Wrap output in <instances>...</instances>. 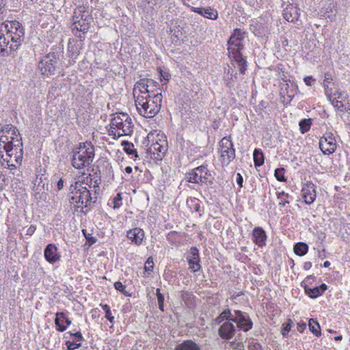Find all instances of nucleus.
Segmentation results:
<instances>
[{
	"label": "nucleus",
	"instance_id": "obj_1",
	"mask_svg": "<svg viewBox=\"0 0 350 350\" xmlns=\"http://www.w3.org/2000/svg\"><path fill=\"white\" fill-rule=\"evenodd\" d=\"M24 29L17 21H5L0 27V54L8 55L16 51L24 39Z\"/></svg>",
	"mask_w": 350,
	"mask_h": 350
},
{
	"label": "nucleus",
	"instance_id": "obj_2",
	"mask_svg": "<svg viewBox=\"0 0 350 350\" xmlns=\"http://www.w3.org/2000/svg\"><path fill=\"white\" fill-rule=\"evenodd\" d=\"M161 89H133L138 113L146 118L154 117L160 111L162 101Z\"/></svg>",
	"mask_w": 350,
	"mask_h": 350
},
{
	"label": "nucleus",
	"instance_id": "obj_3",
	"mask_svg": "<svg viewBox=\"0 0 350 350\" xmlns=\"http://www.w3.org/2000/svg\"><path fill=\"white\" fill-rule=\"evenodd\" d=\"M70 203L74 204L77 208H92L96 202V194H92L83 183L76 181L70 185Z\"/></svg>",
	"mask_w": 350,
	"mask_h": 350
},
{
	"label": "nucleus",
	"instance_id": "obj_4",
	"mask_svg": "<svg viewBox=\"0 0 350 350\" xmlns=\"http://www.w3.org/2000/svg\"><path fill=\"white\" fill-rule=\"evenodd\" d=\"M245 32L241 29H236L228 40V51L229 56L237 64L240 73L243 74L246 70V60L241 53L243 49Z\"/></svg>",
	"mask_w": 350,
	"mask_h": 350
},
{
	"label": "nucleus",
	"instance_id": "obj_5",
	"mask_svg": "<svg viewBox=\"0 0 350 350\" xmlns=\"http://www.w3.org/2000/svg\"><path fill=\"white\" fill-rule=\"evenodd\" d=\"M94 157V148L91 143H84L72 151V163L76 169H82L90 165Z\"/></svg>",
	"mask_w": 350,
	"mask_h": 350
},
{
	"label": "nucleus",
	"instance_id": "obj_6",
	"mask_svg": "<svg viewBox=\"0 0 350 350\" xmlns=\"http://www.w3.org/2000/svg\"><path fill=\"white\" fill-rule=\"evenodd\" d=\"M112 116L110 126L111 128H116L118 138L131 135L133 131V124L129 115L126 113H116Z\"/></svg>",
	"mask_w": 350,
	"mask_h": 350
},
{
	"label": "nucleus",
	"instance_id": "obj_7",
	"mask_svg": "<svg viewBox=\"0 0 350 350\" xmlns=\"http://www.w3.org/2000/svg\"><path fill=\"white\" fill-rule=\"evenodd\" d=\"M187 182L198 185H211L213 184V177L206 165H202L189 170L185 174Z\"/></svg>",
	"mask_w": 350,
	"mask_h": 350
},
{
	"label": "nucleus",
	"instance_id": "obj_8",
	"mask_svg": "<svg viewBox=\"0 0 350 350\" xmlns=\"http://www.w3.org/2000/svg\"><path fill=\"white\" fill-rule=\"evenodd\" d=\"M73 29L78 31L85 32L90 28L92 17L89 10L81 6L75 9L72 16Z\"/></svg>",
	"mask_w": 350,
	"mask_h": 350
},
{
	"label": "nucleus",
	"instance_id": "obj_9",
	"mask_svg": "<svg viewBox=\"0 0 350 350\" xmlns=\"http://www.w3.org/2000/svg\"><path fill=\"white\" fill-rule=\"evenodd\" d=\"M220 161L223 165H228L235 158V149L230 137H223L219 143Z\"/></svg>",
	"mask_w": 350,
	"mask_h": 350
},
{
	"label": "nucleus",
	"instance_id": "obj_10",
	"mask_svg": "<svg viewBox=\"0 0 350 350\" xmlns=\"http://www.w3.org/2000/svg\"><path fill=\"white\" fill-rule=\"evenodd\" d=\"M325 95L336 109L340 111H345L348 94L345 90L325 89Z\"/></svg>",
	"mask_w": 350,
	"mask_h": 350
},
{
	"label": "nucleus",
	"instance_id": "obj_11",
	"mask_svg": "<svg viewBox=\"0 0 350 350\" xmlns=\"http://www.w3.org/2000/svg\"><path fill=\"white\" fill-rule=\"evenodd\" d=\"M59 55L55 53H50L42 57L38 64V68L43 75H54L57 68Z\"/></svg>",
	"mask_w": 350,
	"mask_h": 350
},
{
	"label": "nucleus",
	"instance_id": "obj_12",
	"mask_svg": "<svg viewBox=\"0 0 350 350\" xmlns=\"http://www.w3.org/2000/svg\"><path fill=\"white\" fill-rule=\"evenodd\" d=\"M167 150V142L165 139L157 140L153 142L147 150V153L151 159L160 161L164 157Z\"/></svg>",
	"mask_w": 350,
	"mask_h": 350
},
{
	"label": "nucleus",
	"instance_id": "obj_13",
	"mask_svg": "<svg viewBox=\"0 0 350 350\" xmlns=\"http://www.w3.org/2000/svg\"><path fill=\"white\" fill-rule=\"evenodd\" d=\"M232 322L236 323L239 329L245 332L250 331L253 327V322L250 315L239 310H234Z\"/></svg>",
	"mask_w": 350,
	"mask_h": 350
},
{
	"label": "nucleus",
	"instance_id": "obj_14",
	"mask_svg": "<svg viewBox=\"0 0 350 350\" xmlns=\"http://www.w3.org/2000/svg\"><path fill=\"white\" fill-rule=\"evenodd\" d=\"M3 150L6 153L5 158L14 159L16 164H21L23 160V143L13 144V142H10L8 144L3 145Z\"/></svg>",
	"mask_w": 350,
	"mask_h": 350
},
{
	"label": "nucleus",
	"instance_id": "obj_15",
	"mask_svg": "<svg viewBox=\"0 0 350 350\" xmlns=\"http://www.w3.org/2000/svg\"><path fill=\"white\" fill-rule=\"evenodd\" d=\"M319 148L324 154H332L336 149V141L332 133H326L320 139Z\"/></svg>",
	"mask_w": 350,
	"mask_h": 350
},
{
	"label": "nucleus",
	"instance_id": "obj_16",
	"mask_svg": "<svg viewBox=\"0 0 350 350\" xmlns=\"http://www.w3.org/2000/svg\"><path fill=\"white\" fill-rule=\"evenodd\" d=\"M315 185L310 182H306L301 189V196L307 204H311L317 198Z\"/></svg>",
	"mask_w": 350,
	"mask_h": 350
},
{
	"label": "nucleus",
	"instance_id": "obj_17",
	"mask_svg": "<svg viewBox=\"0 0 350 350\" xmlns=\"http://www.w3.org/2000/svg\"><path fill=\"white\" fill-rule=\"evenodd\" d=\"M236 332V327L233 322L223 323L218 329V335L225 340H230L233 338Z\"/></svg>",
	"mask_w": 350,
	"mask_h": 350
},
{
	"label": "nucleus",
	"instance_id": "obj_18",
	"mask_svg": "<svg viewBox=\"0 0 350 350\" xmlns=\"http://www.w3.org/2000/svg\"><path fill=\"white\" fill-rule=\"evenodd\" d=\"M187 259L189 265V269L193 272H197L201 269L199 251L196 247H191Z\"/></svg>",
	"mask_w": 350,
	"mask_h": 350
},
{
	"label": "nucleus",
	"instance_id": "obj_19",
	"mask_svg": "<svg viewBox=\"0 0 350 350\" xmlns=\"http://www.w3.org/2000/svg\"><path fill=\"white\" fill-rule=\"evenodd\" d=\"M126 237L132 244L139 246L143 244L145 233L142 228H134L126 232Z\"/></svg>",
	"mask_w": 350,
	"mask_h": 350
},
{
	"label": "nucleus",
	"instance_id": "obj_20",
	"mask_svg": "<svg viewBox=\"0 0 350 350\" xmlns=\"http://www.w3.org/2000/svg\"><path fill=\"white\" fill-rule=\"evenodd\" d=\"M301 286L304 288L306 295L312 299H316L321 296L327 289V286L324 283L314 288L310 287L306 282H301Z\"/></svg>",
	"mask_w": 350,
	"mask_h": 350
},
{
	"label": "nucleus",
	"instance_id": "obj_21",
	"mask_svg": "<svg viewBox=\"0 0 350 350\" xmlns=\"http://www.w3.org/2000/svg\"><path fill=\"white\" fill-rule=\"evenodd\" d=\"M58 249L53 243H49L44 250V256L47 262L54 264L59 261L61 255L57 252Z\"/></svg>",
	"mask_w": 350,
	"mask_h": 350
},
{
	"label": "nucleus",
	"instance_id": "obj_22",
	"mask_svg": "<svg viewBox=\"0 0 350 350\" xmlns=\"http://www.w3.org/2000/svg\"><path fill=\"white\" fill-rule=\"evenodd\" d=\"M299 9L296 5L288 3L283 10L284 18L291 23H295L299 18Z\"/></svg>",
	"mask_w": 350,
	"mask_h": 350
},
{
	"label": "nucleus",
	"instance_id": "obj_23",
	"mask_svg": "<svg viewBox=\"0 0 350 350\" xmlns=\"http://www.w3.org/2000/svg\"><path fill=\"white\" fill-rule=\"evenodd\" d=\"M252 241L259 247L266 245L267 236L262 227H255L252 230Z\"/></svg>",
	"mask_w": 350,
	"mask_h": 350
},
{
	"label": "nucleus",
	"instance_id": "obj_24",
	"mask_svg": "<svg viewBox=\"0 0 350 350\" xmlns=\"http://www.w3.org/2000/svg\"><path fill=\"white\" fill-rule=\"evenodd\" d=\"M71 323V320L66 317V314L64 312H60L56 313L55 324L57 327V331L61 332L65 331L67 326H69Z\"/></svg>",
	"mask_w": 350,
	"mask_h": 350
},
{
	"label": "nucleus",
	"instance_id": "obj_25",
	"mask_svg": "<svg viewBox=\"0 0 350 350\" xmlns=\"http://www.w3.org/2000/svg\"><path fill=\"white\" fill-rule=\"evenodd\" d=\"M297 93V89H280V100L284 105L289 103Z\"/></svg>",
	"mask_w": 350,
	"mask_h": 350
},
{
	"label": "nucleus",
	"instance_id": "obj_26",
	"mask_svg": "<svg viewBox=\"0 0 350 350\" xmlns=\"http://www.w3.org/2000/svg\"><path fill=\"white\" fill-rule=\"evenodd\" d=\"M200 346L192 340H185L178 344L174 350H200Z\"/></svg>",
	"mask_w": 350,
	"mask_h": 350
},
{
	"label": "nucleus",
	"instance_id": "obj_27",
	"mask_svg": "<svg viewBox=\"0 0 350 350\" xmlns=\"http://www.w3.org/2000/svg\"><path fill=\"white\" fill-rule=\"evenodd\" d=\"M233 314L234 312L232 313L229 308H226L222 311L219 315L214 320L215 323L219 325L225 320L227 321L226 322H232Z\"/></svg>",
	"mask_w": 350,
	"mask_h": 350
},
{
	"label": "nucleus",
	"instance_id": "obj_28",
	"mask_svg": "<svg viewBox=\"0 0 350 350\" xmlns=\"http://www.w3.org/2000/svg\"><path fill=\"white\" fill-rule=\"evenodd\" d=\"M200 15L208 19L215 20L218 17V12L211 7L202 8Z\"/></svg>",
	"mask_w": 350,
	"mask_h": 350
},
{
	"label": "nucleus",
	"instance_id": "obj_29",
	"mask_svg": "<svg viewBox=\"0 0 350 350\" xmlns=\"http://www.w3.org/2000/svg\"><path fill=\"white\" fill-rule=\"evenodd\" d=\"M68 54L72 63H75L79 54V51L78 48L71 42H69L68 44Z\"/></svg>",
	"mask_w": 350,
	"mask_h": 350
},
{
	"label": "nucleus",
	"instance_id": "obj_30",
	"mask_svg": "<svg viewBox=\"0 0 350 350\" xmlns=\"http://www.w3.org/2000/svg\"><path fill=\"white\" fill-rule=\"evenodd\" d=\"M254 165L256 167L262 166L265 162L264 154L260 149L256 148L253 152Z\"/></svg>",
	"mask_w": 350,
	"mask_h": 350
},
{
	"label": "nucleus",
	"instance_id": "obj_31",
	"mask_svg": "<svg viewBox=\"0 0 350 350\" xmlns=\"http://www.w3.org/2000/svg\"><path fill=\"white\" fill-rule=\"evenodd\" d=\"M123 150L129 155L133 156L135 158L138 157L137 150L134 147V144L128 141L122 142Z\"/></svg>",
	"mask_w": 350,
	"mask_h": 350
},
{
	"label": "nucleus",
	"instance_id": "obj_32",
	"mask_svg": "<svg viewBox=\"0 0 350 350\" xmlns=\"http://www.w3.org/2000/svg\"><path fill=\"white\" fill-rule=\"evenodd\" d=\"M158 72L162 85H165L171 77L169 70L166 68H159Z\"/></svg>",
	"mask_w": 350,
	"mask_h": 350
},
{
	"label": "nucleus",
	"instance_id": "obj_33",
	"mask_svg": "<svg viewBox=\"0 0 350 350\" xmlns=\"http://www.w3.org/2000/svg\"><path fill=\"white\" fill-rule=\"evenodd\" d=\"M308 327H309L310 331L314 335H315L316 336H321V330H320L321 327H320L319 323H318V321L317 320H315L314 319H310L309 320Z\"/></svg>",
	"mask_w": 350,
	"mask_h": 350
},
{
	"label": "nucleus",
	"instance_id": "obj_34",
	"mask_svg": "<svg viewBox=\"0 0 350 350\" xmlns=\"http://www.w3.org/2000/svg\"><path fill=\"white\" fill-rule=\"evenodd\" d=\"M308 251V245L302 242L297 243L294 246V252L298 256H304Z\"/></svg>",
	"mask_w": 350,
	"mask_h": 350
},
{
	"label": "nucleus",
	"instance_id": "obj_35",
	"mask_svg": "<svg viewBox=\"0 0 350 350\" xmlns=\"http://www.w3.org/2000/svg\"><path fill=\"white\" fill-rule=\"evenodd\" d=\"M157 83L151 79H142L136 83L135 88H149L157 86Z\"/></svg>",
	"mask_w": 350,
	"mask_h": 350
},
{
	"label": "nucleus",
	"instance_id": "obj_36",
	"mask_svg": "<svg viewBox=\"0 0 350 350\" xmlns=\"http://www.w3.org/2000/svg\"><path fill=\"white\" fill-rule=\"evenodd\" d=\"M299 125L300 132L301 133H305L310 129L311 120L310 119H303L299 122Z\"/></svg>",
	"mask_w": 350,
	"mask_h": 350
},
{
	"label": "nucleus",
	"instance_id": "obj_37",
	"mask_svg": "<svg viewBox=\"0 0 350 350\" xmlns=\"http://www.w3.org/2000/svg\"><path fill=\"white\" fill-rule=\"evenodd\" d=\"M285 170L284 167L277 168L275 170L274 176L275 178L280 182H286V178L284 176Z\"/></svg>",
	"mask_w": 350,
	"mask_h": 350
},
{
	"label": "nucleus",
	"instance_id": "obj_38",
	"mask_svg": "<svg viewBox=\"0 0 350 350\" xmlns=\"http://www.w3.org/2000/svg\"><path fill=\"white\" fill-rule=\"evenodd\" d=\"M122 193H118L116 196H115L111 201V204H113V208L114 209L119 208L122 204Z\"/></svg>",
	"mask_w": 350,
	"mask_h": 350
},
{
	"label": "nucleus",
	"instance_id": "obj_39",
	"mask_svg": "<svg viewBox=\"0 0 350 350\" xmlns=\"http://www.w3.org/2000/svg\"><path fill=\"white\" fill-rule=\"evenodd\" d=\"M114 288L120 291L121 293L124 295L125 296H130V293L127 292L126 290V286L124 285L121 282L118 281L114 283Z\"/></svg>",
	"mask_w": 350,
	"mask_h": 350
},
{
	"label": "nucleus",
	"instance_id": "obj_40",
	"mask_svg": "<svg viewBox=\"0 0 350 350\" xmlns=\"http://www.w3.org/2000/svg\"><path fill=\"white\" fill-rule=\"evenodd\" d=\"M293 324V321L291 319H289L287 323H284L282 325L281 334L284 337L287 336V334H288V332H290V330L291 329Z\"/></svg>",
	"mask_w": 350,
	"mask_h": 350
},
{
	"label": "nucleus",
	"instance_id": "obj_41",
	"mask_svg": "<svg viewBox=\"0 0 350 350\" xmlns=\"http://www.w3.org/2000/svg\"><path fill=\"white\" fill-rule=\"evenodd\" d=\"M156 295L157 297L159 308L161 311H164V296L161 293L159 288L157 289Z\"/></svg>",
	"mask_w": 350,
	"mask_h": 350
},
{
	"label": "nucleus",
	"instance_id": "obj_42",
	"mask_svg": "<svg viewBox=\"0 0 350 350\" xmlns=\"http://www.w3.org/2000/svg\"><path fill=\"white\" fill-rule=\"evenodd\" d=\"M10 135V137L11 139L10 142H13V144L22 143V138L21 137V135H20L18 131L16 133L11 131Z\"/></svg>",
	"mask_w": 350,
	"mask_h": 350
},
{
	"label": "nucleus",
	"instance_id": "obj_43",
	"mask_svg": "<svg viewBox=\"0 0 350 350\" xmlns=\"http://www.w3.org/2000/svg\"><path fill=\"white\" fill-rule=\"evenodd\" d=\"M0 131L4 133L5 134L10 135L11 131H13L15 133L17 132L18 129L12 124H6L1 129Z\"/></svg>",
	"mask_w": 350,
	"mask_h": 350
},
{
	"label": "nucleus",
	"instance_id": "obj_44",
	"mask_svg": "<svg viewBox=\"0 0 350 350\" xmlns=\"http://www.w3.org/2000/svg\"><path fill=\"white\" fill-rule=\"evenodd\" d=\"M282 196H286L287 198L289 197V194L287 193H285L284 191L279 192L277 195V197L279 200L281 201L279 202L278 205L281 207H284L286 204L289 203V201L288 200H282Z\"/></svg>",
	"mask_w": 350,
	"mask_h": 350
},
{
	"label": "nucleus",
	"instance_id": "obj_45",
	"mask_svg": "<svg viewBox=\"0 0 350 350\" xmlns=\"http://www.w3.org/2000/svg\"><path fill=\"white\" fill-rule=\"evenodd\" d=\"M66 345L68 350H75L81 346V342H76L75 341H67Z\"/></svg>",
	"mask_w": 350,
	"mask_h": 350
},
{
	"label": "nucleus",
	"instance_id": "obj_46",
	"mask_svg": "<svg viewBox=\"0 0 350 350\" xmlns=\"http://www.w3.org/2000/svg\"><path fill=\"white\" fill-rule=\"evenodd\" d=\"M70 336H73L75 338V341L76 342H81L84 340L81 333L80 332H77L75 333H72L71 332H68Z\"/></svg>",
	"mask_w": 350,
	"mask_h": 350
},
{
	"label": "nucleus",
	"instance_id": "obj_47",
	"mask_svg": "<svg viewBox=\"0 0 350 350\" xmlns=\"http://www.w3.org/2000/svg\"><path fill=\"white\" fill-rule=\"evenodd\" d=\"M5 0H0V19H3L4 16L7 13V10L5 9Z\"/></svg>",
	"mask_w": 350,
	"mask_h": 350
},
{
	"label": "nucleus",
	"instance_id": "obj_48",
	"mask_svg": "<svg viewBox=\"0 0 350 350\" xmlns=\"http://www.w3.org/2000/svg\"><path fill=\"white\" fill-rule=\"evenodd\" d=\"M230 347L238 350H244V345L242 342L234 340L230 342Z\"/></svg>",
	"mask_w": 350,
	"mask_h": 350
},
{
	"label": "nucleus",
	"instance_id": "obj_49",
	"mask_svg": "<svg viewBox=\"0 0 350 350\" xmlns=\"http://www.w3.org/2000/svg\"><path fill=\"white\" fill-rule=\"evenodd\" d=\"M10 138V137L8 136L7 134L0 131V146H1V144L3 145L8 144L10 142V141H9Z\"/></svg>",
	"mask_w": 350,
	"mask_h": 350
},
{
	"label": "nucleus",
	"instance_id": "obj_50",
	"mask_svg": "<svg viewBox=\"0 0 350 350\" xmlns=\"http://www.w3.org/2000/svg\"><path fill=\"white\" fill-rule=\"evenodd\" d=\"M248 350H262V348L258 342H252L248 346Z\"/></svg>",
	"mask_w": 350,
	"mask_h": 350
},
{
	"label": "nucleus",
	"instance_id": "obj_51",
	"mask_svg": "<svg viewBox=\"0 0 350 350\" xmlns=\"http://www.w3.org/2000/svg\"><path fill=\"white\" fill-rule=\"evenodd\" d=\"M14 159H8V158L3 159V161L6 162L10 170L16 169V164L14 163Z\"/></svg>",
	"mask_w": 350,
	"mask_h": 350
},
{
	"label": "nucleus",
	"instance_id": "obj_52",
	"mask_svg": "<svg viewBox=\"0 0 350 350\" xmlns=\"http://www.w3.org/2000/svg\"><path fill=\"white\" fill-rule=\"evenodd\" d=\"M83 232L84 235L85 236V238H86L88 242V243L90 245L94 244L96 242L97 239L96 238L92 237L90 234H88V236H87L85 234L84 230H83Z\"/></svg>",
	"mask_w": 350,
	"mask_h": 350
},
{
	"label": "nucleus",
	"instance_id": "obj_53",
	"mask_svg": "<svg viewBox=\"0 0 350 350\" xmlns=\"http://www.w3.org/2000/svg\"><path fill=\"white\" fill-rule=\"evenodd\" d=\"M304 81L307 86H312L313 85V81H314V79L311 76H308L304 78Z\"/></svg>",
	"mask_w": 350,
	"mask_h": 350
},
{
	"label": "nucleus",
	"instance_id": "obj_54",
	"mask_svg": "<svg viewBox=\"0 0 350 350\" xmlns=\"http://www.w3.org/2000/svg\"><path fill=\"white\" fill-rule=\"evenodd\" d=\"M105 318L111 323V324H113L114 323V320H115V318L113 316L112 313H111V311L109 310V312H107L105 313Z\"/></svg>",
	"mask_w": 350,
	"mask_h": 350
},
{
	"label": "nucleus",
	"instance_id": "obj_55",
	"mask_svg": "<svg viewBox=\"0 0 350 350\" xmlns=\"http://www.w3.org/2000/svg\"><path fill=\"white\" fill-rule=\"evenodd\" d=\"M315 280H316V277L314 276L313 275H310L307 276L302 282H306V284H309L312 283V281L313 282Z\"/></svg>",
	"mask_w": 350,
	"mask_h": 350
},
{
	"label": "nucleus",
	"instance_id": "obj_56",
	"mask_svg": "<svg viewBox=\"0 0 350 350\" xmlns=\"http://www.w3.org/2000/svg\"><path fill=\"white\" fill-rule=\"evenodd\" d=\"M306 328V324L305 323H299L297 324V331L300 333H302L305 329Z\"/></svg>",
	"mask_w": 350,
	"mask_h": 350
},
{
	"label": "nucleus",
	"instance_id": "obj_57",
	"mask_svg": "<svg viewBox=\"0 0 350 350\" xmlns=\"http://www.w3.org/2000/svg\"><path fill=\"white\" fill-rule=\"evenodd\" d=\"M64 183L62 178H59L56 183V187L58 191L62 190L64 188Z\"/></svg>",
	"mask_w": 350,
	"mask_h": 350
},
{
	"label": "nucleus",
	"instance_id": "obj_58",
	"mask_svg": "<svg viewBox=\"0 0 350 350\" xmlns=\"http://www.w3.org/2000/svg\"><path fill=\"white\" fill-rule=\"evenodd\" d=\"M237 180V183L239 185V187H242L243 179L242 176L241 175V174H239V173L237 174V180Z\"/></svg>",
	"mask_w": 350,
	"mask_h": 350
},
{
	"label": "nucleus",
	"instance_id": "obj_59",
	"mask_svg": "<svg viewBox=\"0 0 350 350\" xmlns=\"http://www.w3.org/2000/svg\"><path fill=\"white\" fill-rule=\"evenodd\" d=\"M109 135H113L114 138L116 137H118V131L116 128H111V126H110V129H109Z\"/></svg>",
	"mask_w": 350,
	"mask_h": 350
},
{
	"label": "nucleus",
	"instance_id": "obj_60",
	"mask_svg": "<svg viewBox=\"0 0 350 350\" xmlns=\"http://www.w3.org/2000/svg\"><path fill=\"white\" fill-rule=\"evenodd\" d=\"M154 265H145V271L147 272L148 274L152 273L153 271Z\"/></svg>",
	"mask_w": 350,
	"mask_h": 350
},
{
	"label": "nucleus",
	"instance_id": "obj_61",
	"mask_svg": "<svg viewBox=\"0 0 350 350\" xmlns=\"http://www.w3.org/2000/svg\"><path fill=\"white\" fill-rule=\"evenodd\" d=\"M200 208H201V206H200L199 202L198 201H197V202L194 201L193 209L196 212H200Z\"/></svg>",
	"mask_w": 350,
	"mask_h": 350
},
{
	"label": "nucleus",
	"instance_id": "obj_62",
	"mask_svg": "<svg viewBox=\"0 0 350 350\" xmlns=\"http://www.w3.org/2000/svg\"><path fill=\"white\" fill-rule=\"evenodd\" d=\"M312 267V262H306L304 264V269L305 270H309Z\"/></svg>",
	"mask_w": 350,
	"mask_h": 350
},
{
	"label": "nucleus",
	"instance_id": "obj_63",
	"mask_svg": "<svg viewBox=\"0 0 350 350\" xmlns=\"http://www.w3.org/2000/svg\"><path fill=\"white\" fill-rule=\"evenodd\" d=\"M330 75H326L325 76V79H324V81H323V85L324 87H327L328 86V83H329V80L330 79Z\"/></svg>",
	"mask_w": 350,
	"mask_h": 350
},
{
	"label": "nucleus",
	"instance_id": "obj_64",
	"mask_svg": "<svg viewBox=\"0 0 350 350\" xmlns=\"http://www.w3.org/2000/svg\"><path fill=\"white\" fill-rule=\"evenodd\" d=\"M100 307L102 308V309L105 311V312L106 313L107 312H109V310H111L110 309V307L107 305V304H100Z\"/></svg>",
	"mask_w": 350,
	"mask_h": 350
}]
</instances>
